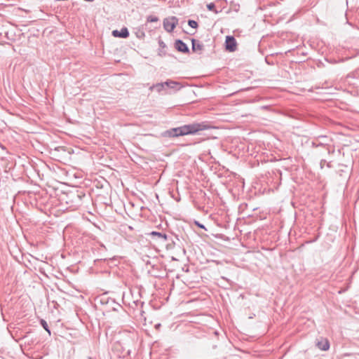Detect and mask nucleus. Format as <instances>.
<instances>
[{"mask_svg":"<svg viewBox=\"0 0 359 359\" xmlns=\"http://www.w3.org/2000/svg\"><path fill=\"white\" fill-rule=\"evenodd\" d=\"M212 128L208 122H194L192 123L171 128L165 132V134L170 137L184 136L188 135H200L201 132Z\"/></svg>","mask_w":359,"mask_h":359,"instance_id":"1","label":"nucleus"},{"mask_svg":"<svg viewBox=\"0 0 359 359\" xmlns=\"http://www.w3.org/2000/svg\"><path fill=\"white\" fill-rule=\"evenodd\" d=\"M328 137L325 135H320L316 137L311 143V145L314 148H317L318 147H323L327 152L328 154H332L334 152V150H330V146L328 145L327 140Z\"/></svg>","mask_w":359,"mask_h":359,"instance_id":"2","label":"nucleus"},{"mask_svg":"<svg viewBox=\"0 0 359 359\" xmlns=\"http://www.w3.org/2000/svg\"><path fill=\"white\" fill-rule=\"evenodd\" d=\"M178 21L175 16L166 18L163 20V27L168 32H172L177 25Z\"/></svg>","mask_w":359,"mask_h":359,"instance_id":"3","label":"nucleus"},{"mask_svg":"<svg viewBox=\"0 0 359 359\" xmlns=\"http://www.w3.org/2000/svg\"><path fill=\"white\" fill-rule=\"evenodd\" d=\"M165 242H168L167 243L168 249H172L175 247L181 248L182 245V241L179 237L178 235L172 234L171 236H168V239Z\"/></svg>","mask_w":359,"mask_h":359,"instance_id":"4","label":"nucleus"},{"mask_svg":"<svg viewBox=\"0 0 359 359\" xmlns=\"http://www.w3.org/2000/svg\"><path fill=\"white\" fill-rule=\"evenodd\" d=\"M237 43L235 38L232 36H226L225 47L226 49L230 52H233L236 50Z\"/></svg>","mask_w":359,"mask_h":359,"instance_id":"5","label":"nucleus"},{"mask_svg":"<svg viewBox=\"0 0 359 359\" xmlns=\"http://www.w3.org/2000/svg\"><path fill=\"white\" fill-rule=\"evenodd\" d=\"M316 346L320 351H325L329 350L330 344L327 339L320 337V339H318L316 342Z\"/></svg>","mask_w":359,"mask_h":359,"instance_id":"6","label":"nucleus"},{"mask_svg":"<svg viewBox=\"0 0 359 359\" xmlns=\"http://www.w3.org/2000/svg\"><path fill=\"white\" fill-rule=\"evenodd\" d=\"M175 48L181 53H189V49L187 45L180 39H177L175 42Z\"/></svg>","mask_w":359,"mask_h":359,"instance_id":"7","label":"nucleus"},{"mask_svg":"<svg viewBox=\"0 0 359 359\" xmlns=\"http://www.w3.org/2000/svg\"><path fill=\"white\" fill-rule=\"evenodd\" d=\"M112 35L115 37L127 38L129 36V32L126 27L122 28L120 31L114 30Z\"/></svg>","mask_w":359,"mask_h":359,"instance_id":"8","label":"nucleus"},{"mask_svg":"<svg viewBox=\"0 0 359 359\" xmlns=\"http://www.w3.org/2000/svg\"><path fill=\"white\" fill-rule=\"evenodd\" d=\"M191 43H192V50L194 52H199L200 53L203 50V44L200 42L198 40H196L195 39H191Z\"/></svg>","mask_w":359,"mask_h":359,"instance_id":"9","label":"nucleus"},{"mask_svg":"<svg viewBox=\"0 0 359 359\" xmlns=\"http://www.w3.org/2000/svg\"><path fill=\"white\" fill-rule=\"evenodd\" d=\"M149 235L152 237H156L158 239L162 240L163 241H166L168 239V235L158 231H151Z\"/></svg>","mask_w":359,"mask_h":359,"instance_id":"10","label":"nucleus"},{"mask_svg":"<svg viewBox=\"0 0 359 359\" xmlns=\"http://www.w3.org/2000/svg\"><path fill=\"white\" fill-rule=\"evenodd\" d=\"M165 88L164 82L158 83L154 84L149 87V90L152 91L153 90H156L158 93H161Z\"/></svg>","mask_w":359,"mask_h":359,"instance_id":"11","label":"nucleus"},{"mask_svg":"<svg viewBox=\"0 0 359 359\" xmlns=\"http://www.w3.org/2000/svg\"><path fill=\"white\" fill-rule=\"evenodd\" d=\"M164 84H165V86H167L168 88H172V89L175 88L177 86L180 85V83L178 82L171 81V80H168V81H165Z\"/></svg>","mask_w":359,"mask_h":359,"instance_id":"12","label":"nucleus"},{"mask_svg":"<svg viewBox=\"0 0 359 359\" xmlns=\"http://www.w3.org/2000/svg\"><path fill=\"white\" fill-rule=\"evenodd\" d=\"M40 323H41V326L44 328V330H45L46 332H48V333L49 334H50V329H49V327H48V325L47 322H46L45 320L41 319V320H40Z\"/></svg>","mask_w":359,"mask_h":359,"instance_id":"13","label":"nucleus"},{"mask_svg":"<svg viewBox=\"0 0 359 359\" xmlns=\"http://www.w3.org/2000/svg\"><path fill=\"white\" fill-rule=\"evenodd\" d=\"M207 8L208 11H213L215 13H217L218 11L215 9V5L214 3H210L207 5Z\"/></svg>","mask_w":359,"mask_h":359,"instance_id":"14","label":"nucleus"},{"mask_svg":"<svg viewBox=\"0 0 359 359\" xmlns=\"http://www.w3.org/2000/svg\"><path fill=\"white\" fill-rule=\"evenodd\" d=\"M147 21L149 22H156L158 21V18L154 15H149Z\"/></svg>","mask_w":359,"mask_h":359,"instance_id":"15","label":"nucleus"},{"mask_svg":"<svg viewBox=\"0 0 359 359\" xmlns=\"http://www.w3.org/2000/svg\"><path fill=\"white\" fill-rule=\"evenodd\" d=\"M188 25L194 29H196L198 26V22L194 20H189Z\"/></svg>","mask_w":359,"mask_h":359,"instance_id":"16","label":"nucleus"},{"mask_svg":"<svg viewBox=\"0 0 359 359\" xmlns=\"http://www.w3.org/2000/svg\"><path fill=\"white\" fill-rule=\"evenodd\" d=\"M136 35L139 39H143L145 36V34L142 30H139L136 32Z\"/></svg>","mask_w":359,"mask_h":359,"instance_id":"17","label":"nucleus"},{"mask_svg":"<svg viewBox=\"0 0 359 359\" xmlns=\"http://www.w3.org/2000/svg\"><path fill=\"white\" fill-rule=\"evenodd\" d=\"M158 45L162 49L166 48L165 43L161 39L158 40Z\"/></svg>","mask_w":359,"mask_h":359,"instance_id":"18","label":"nucleus"},{"mask_svg":"<svg viewBox=\"0 0 359 359\" xmlns=\"http://www.w3.org/2000/svg\"><path fill=\"white\" fill-rule=\"evenodd\" d=\"M326 163V161L325 159H322L320 162V168L323 169L324 168V165H325Z\"/></svg>","mask_w":359,"mask_h":359,"instance_id":"19","label":"nucleus"},{"mask_svg":"<svg viewBox=\"0 0 359 359\" xmlns=\"http://www.w3.org/2000/svg\"><path fill=\"white\" fill-rule=\"evenodd\" d=\"M195 224H196L198 227H200V228H201V229H205V226H204L203 224H200L198 222H195Z\"/></svg>","mask_w":359,"mask_h":359,"instance_id":"20","label":"nucleus"},{"mask_svg":"<svg viewBox=\"0 0 359 359\" xmlns=\"http://www.w3.org/2000/svg\"><path fill=\"white\" fill-rule=\"evenodd\" d=\"M158 54H159V55H161V56H163V55H165V53L162 50H160V51H159V53H158Z\"/></svg>","mask_w":359,"mask_h":359,"instance_id":"21","label":"nucleus"},{"mask_svg":"<svg viewBox=\"0 0 359 359\" xmlns=\"http://www.w3.org/2000/svg\"><path fill=\"white\" fill-rule=\"evenodd\" d=\"M326 165L328 168H332L331 162L326 163Z\"/></svg>","mask_w":359,"mask_h":359,"instance_id":"22","label":"nucleus"},{"mask_svg":"<svg viewBox=\"0 0 359 359\" xmlns=\"http://www.w3.org/2000/svg\"><path fill=\"white\" fill-rule=\"evenodd\" d=\"M140 304H141V306H142L144 305V302H140Z\"/></svg>","mask_w":359,"mask_h":359,"instance_id":"23","label":"nucleus"},{"mask_svg":"<svg viewBox=\"0 0 359 359\" xmlns=\"http://www.w3.org/2000/svg\"><path fill=\"white\" fill-rule=\"evenodd\" d=\"M144 313V311H141V315L142 316L143 315Z\"/></svg>","mask_w":359,"mask_h":359,"instance_id":"24","label":"nucleus"}]
</instances>
